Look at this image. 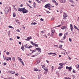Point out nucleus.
Segmentation results:
<instances>
[{
	"mask_svg": "<svg viewBox=\"0 0 79 79\" xmlns=\"http://www.w3.org/2000/svg\"><path fill=\"white\" fill-rule=\"evenodd\" d=\"M30 42L31 44H32L33 45H34V42H33L32 41H31Z\"/></svg>",
	"mask_w": 79,
	"mask_h": 79,
	"instance_id": "obj_34",
	"label": "nucleus"
},
{
	"mask_svg": "<svg viewBox=\"0 0 79 79\" xmlns=\"http://www.w3.org/2000/svg\"><path fill=\"white\" fill-rule=\"evenodd\" d=\"M16 31H17V32H20V31H19V29L16 30Z\"/></svg>",
	"mask_w": 79,
	"mask_h": 79,
	"instance_id": "obj_38",
	"label": "nucleus"
},
{
	"mask_svg": "<svg viewBox=\"0 0 79 79\" xmlns=\"http://www.w3.org/2000/svg\"><path fill=\"white\" fill-rule=\"evenodd\" d=\"M73 73H75L76 71L73 69Z\"/></svg>",
	"mask_w": 79,
	"mask_h": 79,
	"instance_id": "obj_53",
	"label": "nucleus"
},
{
	"mask_svg": "<svg viewBox=\"0 0 79 79\" xmlns=\"http://www.w3.org/2000/svg\"><path fill=\"white\" fill-rule=\"evenodd\" d=\"M36 50H33L32 51V53H33L34 52H35Z\"/></svg>",
	"mask_w": 79,
	"mask_h": 79,
	"instance_id": "obj_35",
	"label": "nucleus"
},
{
	"mask_svg": "<svg viewBox=\"0 0 79 79\" xmlns=\"http://www.w3.org/2000/svg\"><path fill=\"white\" fill-rule=\"evenodd\" d=\"M52 1L54 3H55L56 2V1L55 0H52Z\"/></svg>",
	"mask_w": 79,
	"mask_h": 79,
	"instance_id": "obj_49",
	"label": "nucleus"
},
{
	"mask_svg": "<svg viewBox=\"0 0 79 79\" xmlns=\"http://www.w3.org/2000/svg\"><path fill=\"white\" fill-rule=\"evenodd\" d=\"M52 53H52V52H50V53H48V54L49 55H51V54H52Z\"/></svg>",
	"mask_w": 79,
	"mask_h": 79,
	"instance_id": "obj_54",
	"label": "nucleus"
},
{
	"mask_svg": "<svg viewBox=\"0 0 79 79\" xmlns=\"http://www.w3.org/2000/svg\"><path fill=\"white\" fill-rule=\"evenodd\" d=\"M24 46H22L21 47V49H22L23 51H24Z\"/></svg>",
	"mask_w": 79,
	"mask_h": 79,
	"instance_id": "obj_16",
	"label": "nucleus"
},
{
	"mask_svg": "<svg viewBox=\"0 0 79 79\" xmlns=\"http://www.w3.org/2000/svg\"><path fill=\"white\" fill-rule=\"evenodd\" d=\"M22 12L23 14L24 13H27L29 11L26 10V9L24 8H23L22 9Z\"/></svg>",
	"mask_w": 79,
	"mask_h": 79,
	"instance_id": "obj_1",
	"label": "nucleus"
},
{
	"mask_svg": "<svg viewBox=\"0 0 79 79\" xmlns=\"http://www.w3.org/2000/svg\"><path fill=\"white\" fill-rule=\"evenodd\" d=\"M62 46H63V45H60L59 46V48H60V49L62 48Z\"/></svg>",
	"mask_w": 79,
	"mask_h": 79,
	"instance_id": "obj_23",
	"label": "nucleus"
},
{
	"mask_svg": "<svg viewBox=\"0 0 79 79\" xmlns=\"http://www.w3.org/2000/svg\"><path fill=\"white\" fill-rule=\"evenodd\" d=\"M61 68H63V66L62 67L61 66H59L58 68V69H61Z\"/></svg>",
	"mask_w": 79,
	"mask_h": 79,
	"instance_id": "obj_11",
	"label": "nucleus"
},
{
	"mask_svg": "<svg viewBox=\"0 0 79 79\" xmlns=\"http://www.w3.org/2000/svg\"><path fill=\"white\" fill-rule=\"evenodd\" d=\"M66 37V36H65V34H64V36L62 38V40H63L65 39V38Z\"/></svg>",
	"mask_w": 79,
	"mask_h": 79,
	"instance_id": "obj_14",
	"label": "nucleus"
},
{
	"mask_svg": "<svg viewBox=\"0 0 79 79\" xmlns=\"http://www.w3.org/2000/svg\"><path fill=\"white\" fill-rule=\"evenodd\" d=\"M13 17L15 18V17H16V14H15V13L14 12L13 13Z\"/></svg>",
	"mask_w": 79,
	"mask_h": 79,
	"instance_id": "obj_13",
	"label": "nucleus"
},
{
	"mask_svg": "<svg viewBox=\"0 0 79 79\" xmlns=\"http://www.w3.org/2000/svg\"><path fill=\"white\" fill-rule=\"evenodd\" d=\"M53 68H54L53 66H52V70H53Z\"/></svg>",
	"mask_w": 79,
	"mask_h": 79,
	"instance_id": "obj_62",
	"label": "nucleus"
},
{
	"mask_svg": "<svg viewBox=\"0 0 79 79\" xmlns=\"http://www.w3.org/2000/svg\"><path fill=\"white\" fill-rule=\"evenodd\" d=\"M10 40H13V39H12L11 38H10Z\"/></svg>",
	"mask_w": 79,
	"mask_h": 79,
	"instance_id": "obj_63",
	"label": "nucleus"
},
{
	"mask_svg": "<svg viewBox=\"0 0 79 79\" xmlns=\"http://www.w3.org/2000/svg\"><path fill=\"white\" fill-rule=\"evenodd\" d=\"M15 76H18V73H16Z\"/></svg>",
	"mask_w": 79,
	"mask_h": 79,
	"instance_id": "obj_48",
	"label": "nucleus"
},
{
	"mask_svg": "<svg viewBox=\"0 0 79 79\" xmlns=\"http://www.w3.org/2000/svg\"><path fill=\"white\" fill-rule=\"evenodd\" d=\"M61 26V25H58V26H57V27H60Z\"/></svg>",
	"mask_w": 79,
	"mask_h": 79,
	"instance_id": "obj_36",
	"label": "nucleus"
},
{
	"mask_svg": "<svg viewBox=\"0 0 79 79\" xmlns=\"http://www.w3.org/2000/svg\"><path fill=\"white\" fill-rule=\"evenodd\" d=\"M19 44H20V45H21V42H20L19 43Z\"/></svg>",
	"mask_w": 79,
	"mask_h": 79,
	"instance_id": "obj_59",
	"label": "nucleus"
},
{
	"mask_svg": "<svg viewBox=\"0 0 79 79\" xmlns=\"http://www.w3.org/2000/svg\"><path fill=\"white\" fill-rule=\"evenodd\" d=\"M55 4L56 5V6H57L58 5V3H57V2H55Z\"/></svg>",
	"mask_w": 79,
	"mask_h": 79,
	"instance_id": "obj_46",
	"label": "nucleus"
},
{
	"mask_svg": "<svg viewBox=\"0 0 79 79\" xmlns=\"http://www.w3.org/2000/svg\"><path fill=\"white\" fill-rule=\"evenodd\" d=\"M51 31L52 32V34H53V33H54V32H55V30H53V28H52Z\"/></svg>",
	"mask_w": 79,
	"mask_h": 79,
	"instance_id": "obj_12",
	"label": "nucleus"
},
{
	"mask_svg": "<svg viewBox=\"0 0 79 79\" xmlns=\"http://www.w3.org/2000/svg\"><path fill=\"white\" fill-rule=\"evenodd\" d=\"M9 11V10H8V9H7V10H6V9H5V14H6V15H7Z\"/></svg>",
	"mask_w": 79,
	"mask_h": 79,
	"instance_id": "obj_7",
	"label": "nucleus"
},
{
	"mask_svg": "<svg viewBox=\"0 0 79 79\" xmlns=\"http://www.w3.org/2000/svg\"><path fill=\"white\" fill-rule=\"evenodd\" d=\"M6 61H9V59H8V57H7L6 58Z\"/></svg>",
	"mask_w": 79,
	"mask_h": 79,
	"instance_id": "obj_37",
	"label": "nucleus"
},
{
	"mask_svg": "<svg viewBox=\"0 0 79 79\" xmlns=\"http://www.w3.org/2000/svg\"><path fill=\"white\" fill-rule=\"evenodd\" d=\"M18 10L19 11H22L23 8H18Z\"/></svg>",
	"mask_w": 79,
	"mask_h": 79,
	"instance_id": "obj_10",
	"label": "nucleus"
},
{
	"mask_svg": "<svg viewBox=\"0 0 79 79\" xmlns=\"http://www.w3.org/2000/svg\"><path fill=\"white\" fill-rule=\"evenodd\" d=\"M54 47H58V45H54Z\"/></svg>",
	"mask_w": 79,
	"mask_h": 79,
	"instance_id": "obj_58",
	"label": "nucleus"
},
{
	"mask_svg": "<svg viewBox=\"0 0 79 79\" xmlns=\"http://www.w3.org/2000/svg\"><path fill=\"white\" fill-rule=\"evenodd\" d=\"M32 24H33L34 25H35V24H37V23L34 22L33 23H31V25H32Z\"/></svg>",
	"mask_w": 79,
	"mask_h": 79,
	"instance_id": "obj_21",
	"label": "nucleus"
},
{
	"mask_svg": "<svg viewBox=\"0 0 79 79\" xmlns=\"http://www.w3.org/2000/svg\"><path fill=\"white\" fill-rule=\"evenodd\" d=\"M74 28H75V29H77V30H78H78H79V29H78V28H77V27L76 26H75V25H74Z\"/></svg>",
	"mask_w": 79,
	"mask_h": 79,
	"instance_id": "obj_15",
	"label": "nucleus"
},
{
	"mask_svg": "<svg viewBox=\"0 0 79 79\" xmlns=\"http://www.w3.org/2000/svg\"><path fill=\"white\" fill-rule=\"evenodd\" d=\"M25 48H28V46H27V44H26L25 45Z\"/></svg>",
	"mask_w": 79,
	"mask_h": 79,
	"instance_id": "obj_22",
	"label": "nucleus"
},
{
	"mask_svg": "<svg viewBox=\"0 0 79 79\" xmlns=\"http://www.w3.org/2000/svg\"><path fill=\"white\" fill-rule=\"evenodd\" d=\"M61 29H63V30H64V29H67V27L66 26H63L61 27Z\"/></svg>",
	"mask_w": 79,
	"mask_h": 79,
	"instance_id": "obj_9",
	"label": "nucleus"
},
{
	"mask_svg": "<svg viewBox=\"0 0 79 79\" xmlns=\"http://www.w3.org/2000/svg\"><path fill=\"white\" fill-rule=\"evenodd\" d=\"M36 2H37L38 3H41V2H40V1H39V0H35Z\"/></svg>",
	"mask_w": 79,
	"mask_h": 79,
	"instance_id": "obj_17",
	"label": "nucleus"
},
{
	"mask_svg": "<svg viewBox=\"0 0 79 79\" xmlns=\"http://www.w3.org/2000/svg\"><path fill=\"white\" fill-rule=\"evenodd\" d=\"M63 34L61 33H60L59 34V35L60 36V37H61V36Z\"/></svg>",
	"mask_w": 79,
	"mask_h": 79,
	"instance_id": "obj_29",
	"label": "nucleus"
},
{
	"mask_svg": "<svg viewBox=\"0 0 79 79\" xmlns=\"http://www.w3.org/2000/svg\"><path fill=\"white\" fill-rule=\"evenodd\" d=\"M45 69V71H48V69H47V68H45V69Z\"/></svg>",
	"mask_w": 79,
	"mask_h": 79,
	"instance_id": "obj_42",
	"label": "nucleus"
},
{
	"mask_svg": "<svg viewBox=\"0 0 79 79\" xmlns=\"http://www.w3.org/2000/svg\"><path fill=\"white\" fill-rule=\"evenodd\" d=\"M70 29H71V31H73V27H70Z\"/></svg>",
	"mask_w": 79,
	"mask_h": 79,
	"instance_id": "obj_32",
	"label": "nucleus"
},
{
	"mask_svg": "<svg viewBox=\"0 0 79 79\" xmlns=\"http://www.w3.org/2000/svg\"><path fill=\"white\" fill-rule=\"evenodd\" d=\"M35 2H34L33 3V5H34V6H35Z\"/></svg>",
	"mask_w": 79,
	"mask_h": 79,
	"instance_id": "obj_43",
	"label": "nucleus"
},
{
	"mask_svg": "<svg viewBox=\"0 0 79 79\" xmlns=\"http://www.w3.org/2000/svg\"><path fill=\"white\" fill-rule=\"evenodd\" d=\"M77 68H79V64H77Z\"/></svg>",
	"mask_w": 79,
	"mask_h": 79,
	"instance_id": "obj_57",
	"label": "nucleus"
},
{
	"mask_svg": "<svg viewBox=\"0 0 79 79\" xmlns=\"http://www.w3.org/2000/svg\"><path fill=\"white\" fill-rule=\"evenodd\" d=\"M64 15H63V19H66V17L68 16V15L65 13H64Z\"/></svg>",
	"mask_w": 79,
	"mask_h": 79,
	"instance_id": "obj_2",
	"label": "nucleus"
},
{
	"mask_svg": "<svg viewBox=\"0 0 79 79\" xmlns=\"http://www.w3.org/2000/svg\"><path fill=\"white\" fill-rule=\"evenodd\" d=\"M8 58L9 59V60H10V61L11 60V57H8Z\"/></svg>",
	"mask_w": 79,
	"mask_h": 79,
	"instance_id": "obj_45",
	"label": "nucleus"
},
{
	"mask_svg": "<svg viewBox=\"0 0 79 79\" xmlns=\"http://www.w3.org/2000/svg\"><path fill=\"white\" fill-rule=\"evenodd\" d=\"M55 19V18L54 17H52L51 18V20H53V19Z\"/></svg>",
	"mask_w": 79,
	"mask_h": 79,
	"instance_id": "obj_39",
	"label": "nucleus"
},
{
	"mask_svg": "<svg viewBox=\"0 0 79 79\" xmlns=\"http://www.w3.org/2000/svg\"><path fill=\"white\" fill-rule=\"evenodd\" d=\"M3 66H5V65H6V63L5 62L3 63Z\"/></svg>",
	"mask_w": 79,
	"mask_h": 79,
	"instance_id": "obj_31",
	"label": "nucleus"
},
{
	"mask_svg": "<svg viewBox=\"0 0 79 79\" xmlns=\"http://www.w3.org/2000/svg\"><path fill=\"white\" fill-rule=\"evenodd\" d=\"M59 1L61 3H65L66 2V1L65 0H60Z\"/></svg>",
	"mask_w": 79,
	"mask_h": 79,
	"instance_id": "obj_8",
	"label": "nucleus"
},
{
	"mask_svg": "<svg viewBox=\"0 0 79 79\" xmlns=\"http://www.w3.org/2000/svg\"><path fill=\"white\" fill-rule=\"evenodd\" d=\"M12 60L13 61H15V57H13Z\"/></svg>",
	"mask_w": 79,
	"mask_h": 79,
	"instance_id": "obj_30",
	"label": "nucleus"
},
{
	"mask_svg": "<svg viewBox=\"0 0 79 79\" xmlns=\"http://www.w3.org/2000/svg\"><path fill=\"white\" fill-rule=\"evenodd\" d=\"M34 71H37V70H38V69L36 68H34Z\"/></svg>",
	"mask_w": 79,
	"mask_h": 79,
	"instance_id": "obj_19",
	"label": "nucleus"
},
{
	"mask_svg": "<svg viewBox=\"0 0 79 79\" xmlns=\"http://www.w3.org/2000/svg\"><path fill=\"white\" fill-rule=\"evenodd\" d=\"M18 59H19V60H20V61H22V59L20 57H18Z\"/></svg>",
	"mask_w": 79,
	"mask_h": 79,
	"instance_id": "obj_33",
	"label": "nucleus"
},
{
	"mask_svg": "<svg viewBox=\"0 0 79 79\" xmlns=\"http://www.w3.org/2000/svg\"><path fill=\"white\" fill-rule=\"evenodd\" d=\"M42 68L44 69V68H45V66H44V65L42 66Z\"/></svg>",
	"mask_w": 79,
	"mask_h": 79,
	"instance_id": "obj_55",
	"label": "nucleus"
},
{
	"mask_svg": "<svg viewBox=\"0 0 79 79\" xmlns=\"http://www.w3.org/2000/svg\"><path fill=\"white\" fill-rule=\"evenodd\" d=\"M69 59L70 60H71V58H70V57L69 56H68Z\"/></svg>",
	"mask_w": 79,
	"mask_h": 79,
	"instance_id": "obj_51",
	"label": "nucleus"
},
{
	"mask_svg": "<svg viewBox=\"0 0 79 79\" xmlns=\"http://www.w3.org/2000/svg\"><path fill=\"white\" fill-rule=\"evenodd\" d=\"M21 63H22V64L23 65V66H24V62H23V61H20Z\"/></svg>",
	"mask_w": 79,
	"mask_h": 79,
	"instance_id": "obj_20",
	"label": "nucleus"
},
{
	"mask_svg": "<svg viewBox=\"0 0 79 79\" xmlns=\"http://www.w3.org/2000/svg\"><path fill=\"white\" fill-rule=\"evenodd\" d=\"M12 74H15V72L14 71L12 72Z\"/></svg>",
	"mask_w": 79,
	"mask_h": 79,
	"instance_id": "obj_50",
	"label": "nucleus"
},
{
	"mask_svg": "<svg viewBox=\"0 0 79 79\" xmlns=\"http://www.w3.org/2000/svg\"><path fill=\"white\" fill-rule=\"evenodd\" d=\"M35 55H32V57H35Z\"/></svg>",
	"mask_w": 79,
	"mask_h": 79,
	"instance_id": "obj_60",
	"label": "nucleus"
},
{
	"mask_svg": "<svg viewBox=\"0 0 79 79\" xmlns=\"http://www.w3.org/2000/svg\"><path fill=\"white\" fill-rule=\"evenodd\" d=\"M78 19H77V21H79V17H78Z\"/></svg>",
	"mask_w": 79,
	"mask_h": 79,
	"instance_id": "obj_64",
	"label": "nucleus"
},
{
	"mask_svg": "<svg viewBox=\"0 0 79 79\" xmlns=\"http://www.w3.org/2000/svg\"><path fill=\"white\" fill-rule=\"evenodd\" d=\"M44 31H41V33H42V34H43V33H44Z\"/></svg>",
	"mask_w": 79,
	"mask_h": 79,
	"instance_id": "obj_52",
	"label": "nucleus"
},
{
	"mask_svg": "<svg viewBox=\"0 0 79 79\" xmlns=\"http://www.w3.org/2000/svg\"><path fill=\"white\" fill-rule=\"evenodd\" d=\"M36 49L37 50L39 53H41V49L40 48H36Z\"/></svg>",
	"mask_w": 79,
	"mask_h": 79,
	"instance_id": "obj_5",
	"label": "nucleus"
},
{
	"mask_svg": "<svg viewBox=\"0 0 79 79\" xmlns=\"http://www.w3.org/2000/svg\"><path fill=\"white\" fill-rule=\"evenodd\" d=\"M34 45L35 46V47H39V44H35V43H34Z\"/></svg>",
	"mask_w": 79,
	"mask_h": 79,
	"instance_id": "obj_18",
	"label": "nucleus"
},
{
	"mask_svg": "<svg viewBox=\"0 0 79 79\" xmlns=\"http://www.w3.org/2000/svg\"><path fill=\"white\" fill-rule=\"evenodd\" d=\"M44 19H42V18H41L40 19V21H44Z\"/></svg>",
	"mask_w": 79,
	"mask_h": 79,
	"instance_id": "obj_44",
	"label": "nucleus"
},
{
	"mask_svg": "<svg viewBox=\"0 0 79 79\" xmlns=\"http://www.w3.org/2000/svg\"><path fill=\"white\" fill-rule=\"evenodd\" d=\"M32 47V46H31V45H30L29 47H28V48H31Z\"/></svg>",
	"mask_w": 79,
	"mask_h": 79,
	"instance_id": "obj_24",
	"label": "nucleus"
},
{
	"mask_svg": "<svg viewBox=\"0 0 79 79\" xmlns=\"http://www.w3.org/2000/svg\"><path fill=\"white\" fill-rule=\"evenodd\" d=\"M32 39V36H30L28 37L25 40H27V41H29V40Z\"/></svg>",
	"mask_w": 79,
	"mask_h": 79,
	"instance_id": "obj_6",
	"label": "nucleus"
},
{
	"mask_svg": "<svg viewBox=\"0 0 79 79\" xmlns=\"http://www.w3.org/2000/svg\"><path fill=\"white\" fill-rule=\"evenodd\" d=\"M17 39H20V37L19 36H17Z\"/></svg>",
	"mask_w": 79,
	"mask_h": 79,
	"instance_id": "obj_47",
	"label": "nucleus"
},
{
	"mask_svg": "<svg viewBox=\"0 0 79 79\" xmlns=\"http://www.w3.org/2000/svg\"><path fill=\"white\" fill-rule=\"evenodd\" d=\"M8 79H14V78H12V77H9L8 78Z\"/></svg>",
	"mask_w": 79,
	"mask_h": 79,
	"instance_id": "obj_40",
	"label": "nucleus"
},
{
	"mask_svg": "<svg viewBox=\"0 0 79 79\" xmlns=\"http://www.w3.org/2000/svg\"><path fill=\"white\" fill-rule=\"evenodd\" d=\"M70 27H73V25H72V24H70Z\"/></svg>",
	"mask_w": 79,
	"mask_h": 79,
	"instance_id": "obj_56",
	"label": "nucleus"
},
{
	"mask_svg": "<svg viewBox=\"0 0 79 79\" xmlns=\"http://www.w3.org/2000/svg\"><path fill=\"white\" fill-rule=\"evenodd\" d=\"M69 40L70 41V42H72V40L70 38L69 39Z\"/></svg>",
	"mask_w": 79,
	"mask_h": 79,
	"instance_id": "obj_41",
	"label": "nucleus"
},
{
	"mask_svg": "<svg viewBox=\"0 0 79 79\" xmlns=\"http://www.w3.org/2000/svg\"><path fill=\"white\" fill-rule=\"evenodd\" d=\"M36 63H37V64H39V63H40V60H38L37 61H36Z\"/></svg>",
	"mask_w": 79,
	"mask_h": 79,
	"instance_id": "obj_25",
	"label": "nucleus"
},
{
	"mask_svg": "<svg viewBox=\"0 0 79 79\" xmlns=\"http://www.w3.org/2000/svg\"><path fill=\"white\" fill-rule=\"evenodd\" d=\"M50 4L48 3L44 7L45 8H47L48 7V8H50Z\"/></svg>",
	"mask_w": 79,
	"mask_h": 79,
	"instance_id": "obj_4",
	"label": "nucleus"
},
{
	"mask_svg": "<svg viewBox=\"0 0 79 79\" xmlns=\"http://www.w3.org/2000/svg\"><path fill=\"white\" fill-rule=\"evenodd\" d=\"M6 54L7 55H10V53L8 52H6Z\"/></svg>",
	"mask_w": 79,
	"mask_h": 79,
	"instance_id": "obj_26",
	"label": "nucleus"
},
{
	"mask_svg": "<svg viewBox=\"0 0 79 79\" xmlns=\"http://www.w3.org/2000/svg\"><path fill=\"white\" fill-rule=\"evenodd\" d=\"M66 69H69V71H71V69H72V67H66Z\"/></svg>",
	"mask_w": 79,
	"mask_h": 79,
	"instance_id": "obj_3",
	"label": "nucleus"
},
{
	"mask_svg": "<svg viewBox=\"0 0 79 79\" xmlns=\"http://www.w3.org/2000/svg\"><path fill=\"white\" fill-rule=\"evenodd\" d=\"M59 65L61 66H63V63H60L59 64Z\"/></svg>",
	"mask_w": 79,
	"mask_h": 79,
	"instance_id": "obj_27",
	"label": "nucleus"
},
{
	"mask_svg": "<svg viewBox=\"0 0 79 79\" xmlns=\"http://www.w3.org/2000/svg\"><path fill=\"white\" fill-rule=\"evenodd\" d=\"M9 28H12V29H14V28H13V27H12L11 26H9Z\"/></svg>",
	"mask_w": 79,
	"mask_h": 79,
	"instance_id": "obj_28",
	"label": "nucleus"
},
{
	"mask_svg": "<svg viewBox=\"0 0 79 79\" xmlns=\"http://www.w3.org/2000/svg\"><path fill=\"white\" fill-rule=\"evenodd\" d=\"M26 4L27 5V6H29V4H28L27 2L26 3Z\"/></svg>",
	"mask_w": 79,
	"mask_h": 79,
	"instance_id": "obj_61",
	"label": "nucleus"
}]
</instances>
